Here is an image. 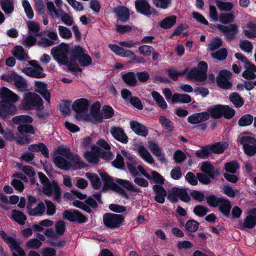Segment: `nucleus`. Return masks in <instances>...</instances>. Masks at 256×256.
Segmentation results:
<instances>
[{
	"instance_id": "1",
	"label": "nucleus",
	"mask_w": 256,
	"mask_h": 256,
	"mask_svg": "<svg viewBox=\"0 0 256 256\" xmlns=\"http://www.w3.org/2000/svg\"><path fill=\"white\" fill-rule=\"evenodd\" d=\"M69 52L70 48L68 46L65 44H62L52 48L50 52L53 58L58 62L62 64H68V68L70 70L74 72H81L82 70L79 68L78 64L76 60H71L70 62H68Z\"/></svg>"
},
{
	"instance_id": "2",
	"label": "nucleus",
	"mask_w": 256,
	"mask_h": 256,
	"mask_svg": "<svg viewBox=\"0 0 256 256\" xmlns=\"http://www.w3.org/2000/svg\"><path fill=\"white\" fill-rule=\"evenodd\" d=\"M0 97L3 99L0 102V116L5 119L8 116L14 114L16 111V106L5 99L15 102L20 99L19 96L12 92L4 87L1 90Z\"/></svg>"
},
{
	"instance_id": "3",
	"label": "nucleus",
	"mask_w": 256,
	"mask_h": 256,
	"mask_svg": "<svg viewBox=\"0 0 256 256\" xmlns=\"http://www.w3.org/2000/svg\"><path fill=\"white\" fill-rule=\"evenodd\" d=\"M72 157L70 150L64 147L60 146L58 149L54 157V162L60 168L68 170L72 168L70 160Z\"/></svg>"
},
{
	"instance_id": "4",
	"label": "nucleus",
	"mask_w": 256,
	"mask_h": 256,
	"mask_svg": "<svg viewBox=\"0 0 256 256\" xmlns=\"http://www.w3.org/2000/svg\"><path fill=\"white\" fill-rule=\"evenodd\" d=\"M42 104L43 101L38 95L34 92H28L24 94L18 108L20 110L38 108Z\"/></svg>"
},
{
	"instance_id": "5",
	"label": "nucleus",
	"mask_w": 256,
	"mask_h": 256,
	"mask_svg": "<svg viewBox=\"0 0 256 256\" xmlns=\"http://www.w3.org/2000/svg\"><path fill=\"white\" fill-rule=\"evenodd\" d=\"M208 64L204 62H200L198 66V69L192 68L186 72V77L188 79L194 80L198 81H204L206 78V72Z\"/></svg>"
},
{
	"instance_id": "6",
	"label": "nucleus",
	"mask_w": 256,
	"mask_h": 256,
	"mask_svg": "<svg viewBox=\"0 0 256 256\" xmlns=\"http://www.w3.org/2000/svg\"><path fill=\"white\" fill-rule=\"evenodd\" d=\"M30 67L24 68L22 72L27 76L37 78H44L46 74L44 72L42 68L34 60L28 62Z\"/></svg>"
},
{
	"instance_id": "7",
	"label": "nucleus",
	"mask_w": 256,
	"mask_h": 256,
	"mask_svg": "<svg viewBox=\"0 0 256 256\" xmlns=\"http://www.w3.org/2000/svg\"><path fill=\"white\" fill-rule=\"evenodd\" d=\"M103 221L108 228H115L120 226L124 221V218L120 214H106L103 216Z\"/></svg>"
},
{
	"instance_id": "8",
	"label": "nucleus",
	"mask_w": 256,
	"mask_h": 256,
	"mask_svg": "<svg viewBox=\"0 0 256 256\" xmlns=\"http://www.w3.org/2000/svg\"><path fill=\"white\" fill-rule=\"evenodd\" d=\"M72 54L74 56L78 59L81 66H87L92 64V58L84 54V49L82 47L80 46L74 47L72 50Z\"/></svg>"
},
{
	"instance_id": "9",
	"label": "nucleus",
	"mask_w": 256,
	"mask_h": 256,
	"mask_svg": "<svg viewBox=\"0 0 256 256\" xmlns=\"http://www.w3.org/2000/svg\"><path fill=\"white\" fill-rule=\"evenodd\" d=\"M168 196L170 200L173 202H177L178 198L184 202H188L190 200V197L185 190L176 188H172L169 192Z\"/></svg>"
},
{
	"instance_id": "10",
	"label": "nucleus",
	"mask_w": 256,
	"mask_h": 256,
	"mask_svg": "<svg viewBox=\"0 0 256 256\" xmlns=\"http://www.w3.org/2000/svg\"><path fill=\"white\" fill-rule=\"evenodd\" d=\"M135 6L138 12L146 16H150L156 12V10L152 8L146 0H136Z\"/></svg>"
},
{
	"instance_id": "11",
	"label": "nucleus",
	"mask_w": 256,
	"mask_h": 256,
	"mask_svg": "<svg viewBox=\"0 0 256 256\" xmlns=\"http://www.w3.org/2000/svg\"><path fill=\"white\" fill-rule=\"evenodd\" d=\"M100 176L104 182V185L105 186L110 188V189L116 191L126 198H128L124 190L120 188L118 184L113 182L111 178L106 174H102Z\"/></svg>"
},
{
	"instance_id": "12",
	"label": "nucleus",
	"mask_w": 256,
	"mask_h": 256,
	"mask_svg": "<svg viewBox=\"0 0 256 256\" xmlns=\"http://www.w3.org/2000/svg\"><path fill=\"white\" fill-rule=\"evenodd\" d=\"M42 192L48 196L53 194L55 200L58 201L60 200L61 196L60 188L56 181L53 180L48 186H45V188Z\"/></svg>"
},
{
	"instance_id": "13",
	"label": "nucleus",
	"mask_w": 256,
	"mask_h": 256,
	"mask_svg": "<svg viewBox=\"0 0 256 256\" xmlns=\"http://www.w3.org/2000/svg\"><path fill=\"white\" fill-rule=\"evenodd\" d=\"M84 157L90 163L98 164L100 156V149L95 145L91 146V151H86L84 153Z\"/></svg>"
},
{
	"instance_id": "14",
	"label": "nucleus",
	"mask_w": 256,
	"mask_h": 256,
	"mask_svg": "<svg viewBox=\"0 0 256 256\" xmlns=\"http://www.w3.org/2000/svg\"><path fill=\"white\" fill-rule=\"evenodd\" d=\"M231 75V72L227 70L220 71L216 78L218 86L223 88H229L231 86L229 82Z\"/></svg>"
},
{
	"instance_id": "15",
	"label": "nucleus",
	"mask_w": 256,
	"mask_h": 256,
	"mask_svg": "<svg viewBox=\"0 0 256 256\" xmlns=\"http://www.w3.org/2000/svg\"><path fill=\"white\" fill-rule=\"evenodd\" d=\"M122 155L125 157L128 168L130 172L134 176H136L138 174V170L136 166L138 164L136 160L133 158L132 154L128 152L122 150L121 151Z\"/></svg>"
},
{
	"instance_id": "16",
	"label": "nucleus",
	"mask_w": 256,
	"mask_h": 256,
	"mask_svg": "<svg viewBox=\"0 0 256 256\" xmlns=\"http://www.w3.org/2000/svg\"><path fill=\"white\" fill-rule=\"evenodd\" d=\"M63 218L70 221H77L78 222H84L86 220V216L75 210L64 211L63 213Z\"/></svg>"
},
{
	"instance_id": "17",
	"label": "nucleus",
	"mask_w": 256,
	"mask_h": 256,
	"mask_svg": "<svg viewBox=\"0 0 256 256\" xmlns=\"http://www.w3.org/2000/svg\"><path fill=\"white\" fill-rule=\"evenodd\" d=\"M34 87V91L40 94L48 102H50V94L47 90L46 84L40 81H36Z\"/></svg>"
},
{
	"instance_id": "18",
	"label": "nucleus",
	"mask_w": 256,
	"mask_h": 256,
	"mask_svg": "<svg viewBox=\"0 0 256 256\" xmlns=\"http://www.w3.org/2000/svg\"><path fill=\"white\" fill-rule=\"evenodd\" d=\"M114 12L117 16L118 20L121 22H126L130 19L129 10L124 6H120L115 8Z\"/></svg>"
},
{
	"instance_id": "19",
	"label": "nucleus",
	"mask_w": 256,
	"mask_h": 256,
	"mask_svg": "<svg viewBox=\"0 0 256 256\" xmlns=\"http://www.w3.org/2000/svg\"><path fill=\"white\" fill-rule=\"evenodd\" d=\"M88 105V101L86 98H82L73 102L72 108L77 113H84L87 110Z\"/></svg>"
},
{
	"instance_id": "20",
	"label": "nucleus",
	"mask_w": 256,
	"mask_h": 256,
	"mask_svg": "<svg viewBox=\"0 0 256 256\" xmlns=\"http://www.w3.org/2000/svg\"><path fill=\"white\" fill-rule=\"evenodd\" d=\"M209 118V113L203 112L199 113H195L188 118V121L192 124H198L206 121Z\"/></svg>"
},
{
	"instance_id": "21",
	"label": "nucleus",
	"mask_w": 256,
	"mask_h": 256,
	"mask_svg": "<svg viewBox=\"0 0 256 256\" xmlns=\"http://www.w3.org/2000/svg\"><path fill=\"white\" fill-rule=\"evenodd\" d=\"M130 128L137 134L146 136L148 134V130L145 126L135 120L130 122Z\"/></svg>"
},
{
	"instance_id": "22",
	"label": "nucleus",
	"mask_w": 256,
	"mask_h": 256,
	"mask_svg": "<svg viewBox=\"0 0 256 256\" xmlns=\"http://www.w3.org/2000/svg\"><path fill=\"white\" fill-rule=\"evenodd\" d=\"M256 224V208H253L248 212V214L244 219L242 224L244 228H252Z\"/></svg>"
},
{
	"instance_id": "23",
	"label": "nucleus",
	"mask_w": 256,
	"mask_h": 256,
	"mask_svg": "<svg viewBox=\"0 0 256 256\" xmlns=\"http://www.w3.org/2000/svg\"><path fill=\"white\" fill-rule=\"evenodd\" d=\"M245 70L242 72V76L246 79L254 80L256 78V66L250 62L246 63L244 66Z\"/></svg>"
},
{
	"instance_id": "24",
	"label": "nucleus",
	"mask_w": 256,
	"mask_h": 256,
	"mask_svg": "<svg viewBox=\"0 0 256 256\" xmlns=\"http://www.w3.org/2000/svg\"><path fill=\"white\" fill-rule=\"evenodd\" d=\"M110 132L113 136L118 141L124 144L128 142V138L122 128L113 127L111 128Z\"/></svg>"
},
{
	"instance_id": "25",
	"label": "nucleus",
	"mask_w": 256,
	"mask_h": 256,
	"mask_svg": "<svg viewBox=\"0 0 256 256\" xmlns=\"http://www.w3.org/2000/svg\"><path fill=\"white\" fill-rule=\"evenodd\" d=\"M32 206L29 204L27 206L28 210V213L30 216H39L43 214L46 211V206L44 203H38L36 206L34 208H32Z\"/></svg>"
},
{
	"instance_id": "26",
	"label": "nucleus",
	"mask_w": 256,
	"mask_h": 256,
	"mask_svg": "<svg viewBox=\"0 0 256 256\" xmlns=\"http://www.w3.org/2000/svg\"><path fill=\"white\" fill-rule=\"evenodd\" d=\"M40 181L41 182L42 186L40 185L38 182H36V180L34 178H32L30 179V182L32 184L34 185L36 188L38 189V190L43 191L45 188V186H48L50 182H49L48 178L42 173L38 172V174Z\"/></svg>"
},
{
	"instance_id": "27",
	"label": "nucleus",
	"mask_w": 256,
	"mask_h": 256,
	"mask_svg": "<svg viewBox=\"0 0 256 256\" xmlns=\"http://www.w3.org/2000/svg\"><path fill=\"white\" fill-rule=\"evenodd\" d=\"M137 152L140 156L146 162L150 164L154 163V158L144 146L142 145L138 146L137 148Z\"/></svg>"
},
{
	"instance_id": "28",
	"label": "nucleus",
	"mask_w": 256,
	"mask_h": 256,
	"mask_svg": "<svg viewBox=\"0 0 256 256\" xmlns=\"http://www.w3.org/2000/svg\"><path fill=\"white\" fill-rule=\"evenodd\" d=\"M153 189L156 193L154 200L160 204L164 202V198L166 195V192L163 187L159 185H154Z\"/></svg>"
},
{
	"instance_id": "29",
	"label": "nucleus",
	"mask_w": 256,
	"mask_h": 256,
	"mask_svg": "<svg viewBox=\"0 0 256 256\" xmlns=\"http://www.w3.org/2000/svg\"><path fill=\"white\" fill-rule=\"evenodd\" d=\"M12 54L20 60L26 61L29 58L28 54L24 52V48L20 46H16L14 47L12 50Z\"/></svg>"
},
{
	"instance_id": "30",
	"label": "nucleus",
	"mask_w": 256,
	"mask_h": 256,
	"mask_svg": "<svg viewBox=\"0 0 256 256\" xmlns=\"http://www.w3.org/2000/svg\"><path fill=\"white\" fill-rule=\"evenodd\" d=\"M122 78L126 84L129 86H136L138 80L136 77V74L134 72H128L122 74Z\"/></svg>"
},
{
	"instance_id": "31",
	"label": "nucleus",
	"mask_w": 256,
	"mask_h": 256,
	"mask_svg": "<svg viewBox=\"0 0 256 256\" xmlns=\"http://www.w3.org/2000/svg\"><path fill=\"white\" fill-rule=\"evenodd\" d=\"M12 250L16 252L20 256H26L22 249L20 247V241L13 238H11L6 242Z\"/></svg>"
},
{
	"instance_id": "32",
	"label": "nucleus",
	"mask_w": 256,
	"mask_h": 256,
	"mask_svg": "<svg viewBox=\"0 0 256 256\" xmlns=\"http://www.w3.org/2000/svg\"><path fill=\"white\" fill-rule=\"evenodd\" d=\"M28 150L32 152H40L45 157L49 156L48 149L42 143L30 145L28 146Z\"/></svg>"
},
{
	"instance_id": "33",
	"label": "nucleus",
	"mask_w": 256,
	"mask_h": 256,
	"mask_svg": "<svg viewBox=\"0 0 256 256\" xmlns=\"http://www.w3.org/2000/svg\"><path fill=\"white\" fill-rule=\"evenodd\" d=\"M86 176L90 180L94 189L99 190L102 187L101 180L96 174L86 172Z\"/></svg>"
},
{
	"instance_id": "34",
	"label": "nucleus",
	"mask_w": 256,
	"mask_h": 256,
	"mask_svg": "<svg viewBox=\"0 0 256 256\" xmlns=\"http://www.w3.org/2000/svg\"><path fill=\"white\" fill-rule=\"evenodd\" d=\"M100 104L96 102L93 104L90 108V115L96 122H101L103 118L100 114Z\"/></svg>"
},
{
	"instance_id": "35",
	"label": "nucleus",
	"mask_w": 256,
	"mask_h": 256,
	"mask_svg": "<svg viewBox=\"0 0 256 256\" xmlns=\"http://www.w3.org/2000/svg\"><path fill=\"white\" fill-rule=\"evenodd\" d=\"M209 146L212 153L214 152L217 154L222 153L228 146V144L226 142H216Z\"/></svg>"
},
{
	"instance_id": "36",
	"label": "nucleus",
	"mask_w": 256,
	"mask_h": 256,
	"mask_svg": "<svg viewBox=\"0 0 256 256\" xmlns=\"http://www.w3.org/2000/svg\"><path fill=\"white\" fill-rule=\"evenodd\" d=\"M11 216L12 220L21 225H24L26 220V216L22 212L16 210H12Z\"/></svg>"
},
{
	"instance_id": "37",
	"label": "nucleus",
	"mask_w": 256,
	"mask_h": 256,
	"mask_svg": "<svg viewBox=\"0 0 256 256\" xmlns=\"http://www.w3.org/2000/svg\"><path fill=\"white\" fill-rule=\"evenodd\" d=\"M70 162L71 163L72 167L75 170L84 168L86 166V164L80 159L79 156L73 155L72 154Z\"/></svg>"
},
{
	"instance_id": "38",
	"label": "nucleus",
	"mask_w": 256,
	"mask_h": 256,
	"mask_svg": "<svg viewBox=\"0 0 256 256\" xmlns=\"http://www.w3.org/2000/svg\"><path fill=\"white\" fill-rule=\"evenodd\" d=\"M176 21V17L175 16H171L166 17L160 23V26L164 29H168L173 26Z\"/></svg>"
},
{
	"instance_id": "39",
	"label": "nucleus",
	"mask_w": 256,
	"mask_h": 256,
	"mask_svg": "<svg viewBox=\"0 0 256 256\" xmlns=\"http://www.w3.org/2000/svg\"><path fill=\"white\" fill-rule=\"evenodd\" d=\"M200 170L202 172L206 173L208 176L213 178H214L216 172L212 164L209 162H206L202 164Z\"/></svg>"
},
{
	"instance_id": "40",
	"label": "nucleus",
	"mask_w": 256,
	"mask_h": 256,
	"mask_svg": "<svg viewBox=\"0 0 256 256\" xmlns=\"http://www.w3.org/2000/svg\"><path fill=\"white\" fill-rule=\"evenodd\" d=\"M151 94L154 100L159 107L163 110H166L167 108L168 105L166 102L159 93L156 91H152Z\"/></svg>"
},
{
	"instance_id": "41",
	"label": "nucleus",
	"mask_w": 256,
	"mask_h": 256,
	"mask_svg": "<svg viewBox=\"0 0 256 256\" xmlns=\"http://www.w3.org/2000/svg\"><path fill=\"white\" fill-rule=\"evenodd\" d=\"M220 210L226 216L230 215L231 204L229 201L224 198H222L218 205Z\"/></svg>"
},
{
	"instance_id": "42",
	"label": "nucleus",
	"mask_w": 256,
	"mask_h": 256,
	"mask_svg": "<svg viewBox=\"0 0 256 256\" xmlns=\"http://www.w3.org/2000/svg\"><path fill=\"white\" fill-rule=\"evenodd\" d=\"M192 100L191 97L186 94H174L172 99V103H188Z\"/></svg>"
},
{
	"instance_id": "43",
	"label": "nucleus",
	"mask_w": 256,
	"mask_h": 256,
	"mask_svg": "<svg viewBox=\"0 0 256 256\" xmlns=\"http://www.w3.org/2000/svg\"><path fill=\"white\" fill-rule=\"evenodd\" d=\"M12 120L16 124H20V126L32 122V118L28 115H22L14 117Z\"/></svg>"
},
{
	"instance_id": "44",
	"label": "nucleus",
	"mask_w": 256,
	"mask_h": 256,
	"mask_svg": "<svg viewBox=\"0 0 256 256\" xmlns=\"http://www.w3.org/2000/svg\"><path fill=\"white\" fill-rule=\"evenodd\" d=\"M230 101L236 108L242 107L244 104V100L238 94L233 92L229 96Z\"/></svg>"
},
{
	"instance_id": "45",
	"label": "nucleus",
	"mask_w": 256,
	"mask_h": 256,
	"mask_svg": "<svg viewBox=\"0 0 256 256\" xmlns=\"http://www.w3.org/2000/svg\"><path fill=\"white\" fill-rule=\"evenodd\" d=\"M2 10L6 14H12L14 10V4L12 0L6 2H0Z\"/></svg>"
},
{
	"instance_id": "46",
	"label": "nucleus",
	"mask_w": 256,
	"mask_h": 256,
	"mask_svg": "<svg viewBox=\"0 0 256 256\" xmlns=\"http://www.w3.org/2000/svg\"><path fill=\"white\" fill-rule=\"evenodd\" d=\"M214 118H218L222 116V105H216L209 108L206 112Z\"/></svg>"
},
{
	"instance_id": "47",
	"label": "nucleus",
	"mask_w": 256,
	"mask_h": 256,
	"mask_svg": "<svg viewBox=\"0 0 256 256\" xmlns=\"http://www.w3.org/2000/svg\"><path fill=\"white\" fill-rule=\"evenodd\" d=\"M14 82L15 86L19 90L22 92L26 90L27 82L22 76L18 74Z\"/></svg>"
},
{
	"instance_id": "48",
	"label": "nucleus",
	"mask_w": 256,
	"mask_h": 256,
	"mask_svg": "<svg viewBox=\"0 0 256 256\" xmlns=\"http://www.w3.org/2000/svg\"><path fill=\"white\" fill-rule=\"evenodd\" d=\"M234 16L233 12L222 13L220 14L219 20L224 24H228L234 21Z\"/></svg>"
},
{
	"instance_id": "49",
	"label": "nucleus",
	"mask_w": 256,
	"mask_h": 256,
	"mask_svg": "<svg viewBox=\"0 0 256 256\" xmlns=\"http://www.w3.org/2000/svg\"><path fill=\"white\" fill-rule=\"evenodd\" d=\"M238 141L243 146V148L250 144H254L256 142V139L250 136H242L239 138Z\"/></svg>"
},
{
	"instance_id": "50",
	"label": "nucleus",
	"mask_w": 256,
	"mask_h": 256,
	"mask_svg": "<svg viewBox=\"0 0 256 256\" xmlns=\"http://www.w3.org/2000/svg\"><path fill=\"white\" fill-rule=\"evenodd\" d=\"M116 181L118 184L122 186L124 188L128 190L137 192H140L138 189L136 188L128 180L118 178L116 180Z\"/></svg>"
},
{
	"instance_id": "51",
	"label": "nucleus",
	"mask_w": 256,
	"mask_h": 256,
	"mask_svg": "<svg viewBox=\"0 0 256 256\" xmlns=\"http://www.w3.org/2000/svg\"><path fill=\"white\" fill-rule=\"evenodd\" d=\"M216 3L220 11H230L233 8V4L230 2H225L220 0H216Z\"/></svg>"
},
{
	"instance_id": "52",
	"label": "nucleus",
	"mask_w": 256,
	"mask_h": 256,
	"mask_svg": "<svg viewBox=\"0 0 256 256\" xmlns=\"http://www.w3.org/2000/svg\"><path fill=\"white\" fill-rule=\"evenodd\" d=\"M227 55L228 52L226 48H220L218 51L211 54L212 57L220 60H225Z\"/></svg>"
},
{
	"instance_id": "53",
	"label": "nucleus",
	"mask_w": 256,
	"mask_h": 256,
	"mask_svg": "<svg viewBox=\"0 0 256 256\" xmlns=\"http://www.w3.org/2000/svg\"><path fill=\"white\" fill-rule=\"evenodd\" d=\"M199 226V224L194 220H188L185 225L186 230L190 232H196Z\"/></svg>"
},
{
	"instance_id": "54",
	"label": "nucleus",
	"mask_w": 256,
	"mask_h": 256,
	"mask_svg": "<svg viewBox=\"0 0 256 256\" xmlns=\"http://www.w3.org/2000/svg\"><path fill=\"white\" fill-rule=\"evenodd\" d=\"M254 120L253 116L250 114H246L242 116L238 120L240 126H246L252 124Z\"/></svg>"
},
{
	"instance_id": "55",
	"label": "nucleus",
	"mask_w": 256,
	"mask_h": 256,
	"mask_svg": "<svg viewBox=\"0 0 256 256\" xmlns=\"http://www.w3.org/2000/svg\"><path fill=\"white\" fill-rule=\"evenodd\" d=\"M222 116L226 119L232 118L235 114V110L227 105H222Z\"/></svg>"
},
{
	"instance_id": "56",
	"label": "nucleus",
	"mask_w": 256,
	"mask_h": 256,
	"mask_svg": "<svg viewBox=\"0 0 256 256\" xmlns=\"http://www.w3.org/2000/svg\"><path fill=\"white\" fill-rule=\"evenodd\" d=\"M46 6L48 11V14L52 18H54V14L56 15V17H59L60 12L56 8L52 2L48 0L46 2Z\"/></svg>"
},
{
	"instance_id": "57",
	"label": "nucleus",
	"mask_w": 256,
	"mask_h": 256,
	"mask_svg": "<svg viewBox=\"0 0 256 256\" xmlns=\"http://www.w3.org/2000/svg\"><path fill=\"white\" fill-rule=\"evenodd\" d=\"M42 244V242L38 239L31 238L26 242V246L29 249L37 250Z\"/></svg>"
},
{
	"instance_id": "58",
	"label": "nucleus",
	"mask_w": 256,
	"mask_h": 256,
	"mask_svg": "<svg viewBox=\"0 0 256 256\" xmlns=\"http://www.w3.org/2000/svg\"><path fill=\"white\" fill-rule=\"evenodd\" d=\"M148 146L154 155H160V152H162L161 148L156 142L154 141L148 142Z\"/></svg>"
},
{
	"instance_id": "59",
	"label": "nucleus",
	"mask_w": 256,
	"mask_h": 256,
	"mask_svg": "<svg viewBox=\"0 0 256 256\" xmlns=\"http://www.w3.org/2000/svg\"><path fill=\"white\" fill-rule=\"evenodd\" d=\"M212 154L210 146L202 148V149L196 151V154L197 156L205 158L208 156Z\"/></svg>"
},
{
	"instance_id": "60",
	"label": "nucleus",
	"mask_w": 256,
	"mask_h": 256,
	"mask_svg": "<svg viewBox=\"0 0 256 256\" xmlns=\"http://www.w3.org/2000/svg\"><path fill=\"white\" fill-rule=\"evenodd\" d=\"M59 17H60L61 20L66 24L70 26L72 25V18L62 10H60Z\"/></svg>"
},
{
	"instance_id": "61",
	"label": "nucleus",
	"mask_w": 256,
	"mask_h": 256,
	"mask_svg": "<svg viewBox=\"0 0 256 256\" xmlns=\"http://www.w3.org/2000/svg\"><path fill=\"white\" fill-rule=\"evenodd\" d=\"M221 32H238V28L236 24H230L228 26L218 25Z\"/></svg>"
},
{
	"instance_id": "62",
	"label": "nucleus",
	"mask_w": 256,
	"mask_h": 256,
	"mask_svg": "<svg viewBox=\"0 0 256 256\" xmlns=\"http://www.w3.org/2000/svg\"><path fill=\"white\" fill-rule=\"evenodd\" d=\"M28 124H21L18 127V132L22 134L24 133H30L34 134L35 132L34 128L31 125H28Z\"/></svg>"
},
{
	"instance_id": "63",
	"label": "nucleus",
	"mask_w": 256,
	"mask_h": 256,
	"mask_svg": "<svg viewBox=\"0 0 256 256\" xmlns=\"http://www.w3.org/2000/svg\"><path fill=\"white\" fill-rule=\"evenodd\" d=\"M160 122L162 126H164L165 128L169 130H172L173 129V126L172 122H170V120L166 118L164 116H160L159 118Z\"/></svg>"
},
{
	"instance_id": "64",
	"label": "nucleus",
	"mask_w": 256,
	"mask_h": 256,
	"mask_svg": "<svg viewBox=\"0 0 256 256\" xmlns=\"http://www.w3.org/2000/svg\"><path fill=\"white\" fill-rule=\"evenodd\" d=\"M224 168L228 172L234 174L239 168V166L236 162L233 161L226 163Z\"/></svg>"
}]
</instances>
